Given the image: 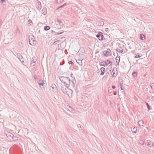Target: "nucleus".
<instances>
[{"label":"nucleus","mask_w":154,"mask_h":154,"mask_svg":"<svg viewBox=\"0 0 154 154\" xmlns=\"http://www.w3.org/2000/svg\"><path fill=\"white\" fill-rule=\"evenodd\" d=\"M151 141L150 140H147L146 143L147 145L149 146L150 147H151Z\"/></svg>","instance_id":"nucleus-22"},{"label":"nucleus","mask_w":154,"mask_h":154,"mask_svg":"<svg viewBox=\"0 0 154 154\" xmlns=\"http://www.w3.org/2000/svg\"><path fill=\"white\" fill-rule=\"evenodd\" d=\"M59 78L61 82L67 87L72 88L74 87L75 85L73 81H71L69 77L61 76L59 77Z\"/></svg>","instance_id":"nucleus-1"},{"label":"nucleus","mask_w":154,"mask_h":154,"mask_svg":"<svg viewBox=\"0 0 154 154\" xmlns=\"http://www.w3.org/2000/svg\"><path fill=\"white\" fill-rule=\"evenodd\" d=\"M36 60V59L35 57H33L32 59V61H31L30 64L31 66H33L35 65Z\"/></svg>","instance_id":"nucleus-8"},{"label":"nucleus","mask_w":154,"mask_h":154,"mask_svg":"<svg viewBox=\"0 0 154 154\" xmlns=\"http://www.w3.org/2000/svg\"><path fill=\"white\" fill-rule=\"evenodd\" d=\"M112 76L113 77H116L117 76V71L116 68H115V69H113L112 71Z\"/></svg>","instance_id":"nucleus-9"},{"label":"nucleus","mask_w":154,"mask_h":154,"mask_svg":"<svg viewBox=\"0 0 154 154\" xmlns=\"http://www.w3.org/2000/svg\"><path fill=\"white\" fill-rule=\"evenodd\" d=\"M135 58H138L140 57L141 56V54H140L139 53H137L135 54Z\"/></svg>","instance_id":"nucleus-18"},{"label":"nucleus","mask_w":154,"mask_h":154,"mask_svg":"<svg viewBox=\"0 0 154 154\" xmlns=\"http://www.w3.org/2000/svg\"><path fill=\"white\" fill-rule=\"evenodd\" d=\"M119 59V63L120 60V56H119L118 57H117L116 58V61H117V60H118Z\"/></svg>","instance_id":"nucleus-37"},{"label":"nucleus","mask_w":154,"mask_h":154,"mask_svg":"<svg viewBox=\"0 0 154 154\" xmlns=\"http://www.w3.org/2000/svg\"><path fill=\"white\" fill-rule=\"evenodd\" d=\"M116 51H118V52L119 53H122L123 51V49H122V48H120L118 49H117L116 50Z\"/></svg>","instance_id":"nucleus-23"},{"label":"nucleus","mask_w":154,"mask_h":154,"mask_svg":"<svg viewBox=\"0 0 154 154\" xmlns=\"http://www.w3.org/2000/svg\"><path fill=\"white\" fill-rule=\"evenodd\" d=\"M150 86H151V88L152 89H154V83H152L151 84Z\"/></svg>","instance_id":"nucleus-33"},{"label":"nucleus","mask_w":154,"mask_h":154,"mask_svg":"<svg viewBox=\"0 0 154 154\" xmlns=\"http://www.w3.org/2000/svg\"><path fill=\"white\" fill-rule=\"evenodd\" d=\"M50 28V27L49 26H45L44 27V29L45 31L49 30Z\"/></svg>","instance_id":"nucleus-20"},{"label":"nucleus","mask_w":154,"mask_h":154,"mask_svg":"<svg viewBox=\"0 0 154 154\" xmlns=\"http://www.w3.org/2000/svg\"><path fill=\"white\" fill-rule=\"evenodd\" d=\"M113 94H114V95H116L117 93H116V91H115V92H113Z\"/></svg>","instance_id":"nucleus-43"},{"label":"nucleus","mask_w":154,"mask_h":154,"mask_svg":"<svg viewBox=\"0 0 154 154\" xmlns=\"http://www.w3.org/2000/svg\"><path fill=\"white\" fill-rule=\"evenodd\" d=\"M63 33V32H60V33L56 32H55V35H59V34H62Z\"/></svg>","instance_id":"nucleus-38"},{"label":"nucleus","mask_w":154,"mask_h":154,"mask_svg":"<svg viewBox=\"0 0 154 154\" xmlns=\"http://www.w3.org/2000/svg\"><path fill=\"white\" fill-rule=\"evenodd\" d=\"M44 82L45 81L44 80H42V79H39V80H37V82L39 84L41 89L43 88V85L44 84Z\"/></svg>","instance_id":"nucleus-4"},{"label":"nucleus","mask_w":154,"mask_h":154,"mask_svg":"<svg viewBox=\"0 0 154 154\" xmlns=\"http://www.w3.org/2000/svg\"><path fill=\"white\" fill-rule=\"evenodd\" d=\"M58 39H59V41L60 42H64L65 40V39L64 37H61L60 38H58Z\"/></svg>","instance_id":"nucleus-15"},{"label":"nucleus","mask_w":154,"mask_h":154,"mask_svg":"<svg viewBox=\"0 0 154 154\" xmlns=\"http://www.w3.org/2000/svg\"><path fill=\"white\" fill-rule=\"evenodd\" d=\"M13 139H14V140H18V137H14V136L13 137Z\"/></svg>","instance_id":"nucleus-39"},{"label":"nucleus","mask_w":154,"mask_h":154,"mask_svg":"<svg viewBox=\"0 0 154 154\" xmlns=\"http://www.w3.org/2000/svg\"><path fill=\"white\" fill-rule=\"evenodd\" d=\"M0 2L1 3L3 4V5H5L6 3L5 0H0Z\"/></svg>","instance_id":"nucleus-28"},{"label":"nucleus","mask_w":154,"mask_h":154,"mask_svg":"<svg viewBox=\"0 0 154 154\" xmlns=\"http://www.w3.org/2000/svg\"><path fill=\"white\" fill-rule=\"evenodd\" d=\"M111 52L109 48L107 49L106 51H104L103 52V55L104 56H108Z\"/></svg>","instance_id":"nucleus-6"},{"label":"nucleus","mask_w":154,"mask_h":154,"mask_svg":"<svg viewBox=\"0 0 154 154\" xmlns=\"http://www.w3.org/2000/svg\"><path fill=\"white\" fill-rule=\"evenodd\" d=\"M151 146H154V143H152V144H151Z\"/></svg>","instance_id":"nucleus-48"},{"label":"nucleus","mask_w":154,"mask_h":154,"mask_svg":"<svg viewBox=\"0 0 154 154\" xmlns=\"http://www.w3.org/2000/svg\"><path fill=\"white\" fill-rule=\"evenodd\" d=\"M7 137L9 139H13V137H14V135L9 132H7V133L6 134Z\"/></svg>","instance_id":"nucleus-10"},{"label":"nucleus","mask_w":154,"mask_h":154,"mask_svg":"<svg viewBox=\"0 0 154 154\" xmlns=\"http://www.w3.org/2000/svg\"><path fill=\"white\" fill-rule=\"evenodd\" d=\"M68 63L69 64H71L72 66H73L74 65V63L72 61H70L69 62H68Z\"/></svg>","instance_id":"nucleus-32"},{"label":"nucleus","mask_w":154,"mask_h":154,"mask_svg":"<svg viewBox=\"0 0 154 154\" xmlns=\"http://www.w3.org/2000/svg\"><path fill=\"white\" fill-rule=\"evenodd\" d=\"M100 70L101 71L100 75H103L105 72V69L104 67H101L100 69Z\"/></svg>","instance_id":"nucleus-12"},{"label":"nucleus","mask_w":154,"mask_h":154,"mask_svg":"<svg viewBox=\"0 0 154 154\" xmlns=\"http://www.w3.org/2000/svg\"><path fill=\"white\" fill-rule=\"evenodd\" d=\"M105 62L106 65H108L109 64H110V65H111L112 63V62L109 60H106Z\"/></svg>","instance_id":"nucleus-17"},{"label":"nucleus","mask_w":154,"mask_h":154,"mask_svg":"<svg viewBox=\"0 0 154 154\" xmlns=\"http://www.w3.org/2000/svg\"><path fill=\"white\" fill-rule=\"evenodd\" d=\"M96 36L100 41L103 40L104 38L103 33L100 32H99L98 34L96 35Z\"/></svg>","instance_id":"nucleus-3"},{"label":"nucleus","mask_w":154,"mask_h":154,"mask_svg":"<svg viewBox=\"0 0 154 154\" xmlns=\"http://www.w3.org/2000/svg\"><path fill=\"white\" fill-rule=\"evenodd\" d=\"M139 143L141 145H143L144 144V142L142 140H140L139 141Z\"/></svg>","instance_id":"nucleus-35"},{"label":"nucleus","mask_w":154,"mask_h":154,"mask_svg":"<svg viewBox=\"0 0 154 154\" xmlns=\"http://www.w3.org/2000/svg\"><path fill=\"white\" fill-rule=\"evenodd\" d=\"M57 44L56 42L55 41V42L54 43V44Z\"/></svg>","instance_id":"nucleus-47"},{"label":"nucleus","mask_w":154,"mask_h":154,"mask_svg":"<svg viewBox=\"0 0 154 154\" xmlns=\"http://www.w3.org/2000/svg\"><path fill=\"white\" fill-rule=\"evenodd\" d=\"M146 105L147 106V107L148 108V110H150V106H149V105L148 103H146Z\"/></svg>","instance_id":"nucleus-31"},{"label":"nucleus","mask_w":154,"mask_h":154,"mask_svg":"<svg viewBox=\"0 0 154 154\" xmlns=\"http://www.w3.org/2000/svg\"><path fill=\"white\" fill-rule=\"evenodd\" d=\"M120 84L119 85V87H120V88H121V90H123V89H122V84H121V83H120Z\"/></svg>","instance_id":"nucleus-34"},{"label":"nucleus","mask_w":154,"mask_h":154,"mask_svg":"<svg viewBox=\"0 0 154 154\" xmlns=\"http://www.w3.org/2000/svg\"><path fill=\"white\" fill-rule=\"evenodd\" d=\"M66 4V3H65L63 5H61V6L59 7L58 8V9H59L60 8H62L63 7H64V6H65Z\"/></svg>","instance_id":"nucleus-36"},{"label":"nucleus","mask_w":154,"mask_h":154,"mask_svg":"<svg viewBox=\"0 0 154 154\" xmlns=\"http://www.w3.org/2000/svg\"><path fill=\"white\" fill-rule=\"evenodd\" d=\"M28 22H29V23H32V21L30 20V19H29V20H28Z\"/></svg>","instance_id":"nucleus-41"},{"label":"nucleus","mask_w":154,"mask_h":154,"mask_svg":"<svg viewBox=\"0 0 154 154\" xmlns=\"http://www.w3.org/2000/svg\"><path fill=\"white\" fill-rule=\"evenodd\" d=\"M77 126H78V127H79L80 128H81V125H80V124H78V125H77Z\"/></svg>","instance_id":"nucleus-44"},{"label":"nucleus","mask_w":154,"mask_h":154,"mask_svg":"<svg viewBox=\"0 0 154 154\" xmlns=\"http://www.w3.org/2000/svg\"><path fill=\"white\" fill-rule=\"evenodd\" d=\"M52 32H54V31H52Z\"/></svg>","instance_id":"nucleus-50"},{"label":"nucleus","mask_w":154,"mask_h":154,"mask_svg":"<svg viewBox=\"0 0 154 154\" xmlns=\"http://www.w3.org/2000/svg\"><path fill=\"white\" fill-rule=\"evenodd\" d=\"M51 87L53 89V92H54L56 91L57 88L55 84H52L51 85Z\"/></svg>","instance_id":"nucleus-11"},{"label":"nucleus","mask_w":154,"mask_h":154,"mask_svg":"<svg viewBox=\"0 0 154 154\" xmlns=\"http://www.w3.org/2000/svg\"><path fill=\"white\" fill-rule=\"evenodd\" d=\"M96 24L99 26H102L104 24V23L103 21H97Z\"/></svg>","instance_id":"nucleus-13"},{"label":"nucleus","mask_w":154,"mask_h":154,"mask_svg":"<svg viewBox=\"0 0 154 154\" xmlns=\"http://www.w3.org/2000/svg\"><path fill=\"white\" fill-rule=\"evenodd\" d=\"M77 63L80 66H81L82 65V60H78L77 61H76Z\"/></svg>","instance_id":"nucleus-21"},{"label":"nucleus","mask_w":154,"mask_h":154,"mask_svg":"<svg viewBox=\"0 0 154 154\" xmlns=\"http://www.w3.org/2000/svg\"><path fill=\"white\" fill-rule=\"evenodd\" d=\"M69 109H68L69 111H71L72 110V108H71L70 106H69Z\"/></svg>","instance_id":"nucleus-40"},{"label":"nucleus","mask_w":154,"mask_h":154,"mask_svg":"<svg viewBox=\"0 0 154 154\" xmlns=\"http://www.w3.org/2000/svg\"><path fill=\"white\" fill-rule=\"evenodd\" d=\"M57 22H58V23L59 24L60 27V28H61V27H62L63 26V24L62 22V21H61V20H57Z\"/></svg>","instance_id":"nucleus-14"},{"label":"nucleus","mask_w":154,"mask_h":154,"mask_svg":"<svg viewBox=\"0 0 154 154\" xmlns=\"http://www.w3.org/2000/svg\"><path fill=\"white\" fill-rule=\"evenodd\" d=\"M133 131H132L134 133H136L137 132V127H134L133 128Z\"/></svg>","instance_id":"nucleus-27"},{"label":"nucleus","mask_w":154,"mask_h":154,"mask_svg":"<svg viewBox=\"0 0 154 154\" xmlns=\"http://www.w3.org/2000/svg\"><path fill=\"white\" fill-rule=\"evenodd\" d=\"M59 39H58L55 40V41L56 42H59Z\"/></svg>","instance_id":"nucleus-42"},{"label":"nucleus","mask_w":154,"mask_h":154,"mask_svg":"<svg viewBox=\"0 0 154 154\" xmlns=\"http://www.w3.org/2000/svg\"><path fill=\"white\" fill-rule=\"evenodd\" d=\"M152 100H154V95L152 97Z\"/></svg>","instance_id":"nucleus-46"},{"label":"nucleus","mask_w":154,"mask_h":154,"mask_svg":"<svg viewBox=\"0 0 154 154\" xmlns=\"http://www.w3.org/2000/svg\"><path fill=\"white\" fill-rule=\"evenodd\" d=\"M17 56L18 57V58L20 60V61H21V58H23L22 56L20 54H17Z\"/></svg>","instance_id":"nucleus-26"},{"label":"nucleus","mask_w":154,"mask_h":154,"mask_svg":"<svg viewBox=\"0 0 154 154\" xmlns=\"http://www.w3.org/2000/svg\"><path fill=\"white\" fill-rule=\"evenodd\" d=\"M63 0H57V3L60 4L63 2Z\"/></svg>","instance_id":"nucleus-30"},{"label":"nucleus","mask_w":154,"mask_h":154,"mask_svg":"<svg viewBox=\"0 0 154 154\" xmlns=\"http://www.w3.org/2000/svg\"><path fill=\"white\" fill-rule=\"evenodd\" d=\"M140 39L142 40H144L145 38V35L143 34H140Z\"/></svg>","instance_id":"nucleus-19"},{"label":"nucleus","mask_w":154,"mask_h":154,"mask_svg":"<svg viewBox=\"0 0 154 154\" xmlns=\"http://www.w3.org/2000/svg\"><path fill=\"white\" fill-rule=\"evenodd\" d=\"M122 91L121 92H122V93H123V92H124V90L123 89V90H122Z\"/></svg>","instance_id":"nucleus-49"},{"label":"nucleus","mask_w":154,"mask_h":154,"mask_svg":"<svg viewBox=\"0 0 154 154\" xmlns=\"http://www.w3.org/2000/svg\"><path fill=\"white\" fill-rule=\"evenodd\" d=\"M112 88L113 89H115V88H116V86H114V85H113V86H112Z\"/></svg>","instance_id":"nucleus-45"},{"label":"nucleus","mask_w":154,"mask_h":154,"mask_svg":"<svg viewBox=\"0 0 154 154\" xmlns=\"http://www.w3.org/2000/svg\"><path fill=\"white\" fill-rule=\"evenodd\" d=\"M18 46L20 48H22L23 47L22 43L21 42H19L18 44Z\"/></svg>","instance_id":"nucleus-25"},{"label":"nucleus","mask_w":154,"mask_h":154,"mask_svg":"<svg viewBox=\"0 0 154 154\" xmlns=\"http://www.w3.org/2000/svg\"><path fill=\"white\" fill-rule=\"evenodd\" d=\"M143 122L142 120H140L138 122V124L140 126H142L143 127Z\"/></svg>","instance_id":"nucleus-16"},{"label":"nucleus","mask_w":154,"mask_h":154,"mask_svg":"<svg viewBox=\"0 0 154 154\" xmlns=\"http://www.w3.org/2000/svg\"><path fill=\"white\" fill-rule=\"evenodd\" d=\"M100 65L102 66H105L106 64L105 61H103V62H102V61L101 62H100Z\"/></svg>","instance_id":"nucleus-24"},{"label":"nucleus","mask_w":154,"mask_h":154,"mask_svg":"<svg viewBox=\"0 0 154 154\" xmlns=\"http://www.w3.org/2000/svg\"><path fill=\"white\" fill-rule=\"evenodd\" d=\"M137 74L136 72H133L132 74V75L134 77H136L137 76Z\"/></svg>","instance_id":"nucleus-29"},{"label":"nucleus","mask_w":154,"mask_h":154,"mask_svg":"<svg viewBox=\"0 0 154 154\" xmlns=\"http://www.w3.org/2000/svg\"><path fill=\"white\" fill-rule=\"evenodd\" d=\"M69 87H67V86L65 85H62L60 86V89L64 93H65L67 91V89H68Z\"/></svg>","instance_id":"nucleus-5"},{"label":"nucleus","mask_w":154,"mask_h":154,"mask_svg":"<svg viewBox=\"0 0 154 154\" xmlns=\"http://www.w3.org/2000/svg\"><path fill=\"white\" fill-rule=\"evenodd\" d=\"M72 93V90L68 88V89H67V91L64 94H66V95H68V96L69 97L70 95H71Z\"/></svg>","instance_id":"nucleus-7"},{"label":"nucleus","mask_w":154,"mask_h":154,"mask_svg":"<svg viewBox=\"0 0 154 154\" xmlns=\"http://www.w3.org/2000/svg\"><path fill=\"white\" fill-rule=\"evenodd\" d=\"M34 37L33 35L29 36V42L31 45L35 46L36 44V42Z\"/></svg>","instance_id":"nucleus-2"}]
</instances>
